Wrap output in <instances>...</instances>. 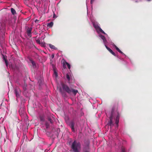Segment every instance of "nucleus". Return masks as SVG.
I'll use <instances>...</instances> for the list:
<instances>
[{
	"label": "nucleus",
	"instance_id": "0eeeda50",
	"mask_svg": "<svg viewBox=\"0 0 152 152\" xmlns=\"http://www.w3.org/2000/svg\"><path fill=\"white\" fill-rule=\"evenodd\" d=\"M39 119L41 122H44L46 118V117L44 114H41L39 116Z\"/></svg>",
	"mask_w": 152,
	"mask_h": 152
},
{
	"label": "nucleus",
	"instance_id": "4be33fe9",
	"mask_svg": "<svg viewBox=\"0 0 152 152\" xmlns=\"http://www.w3.org/2000/svg\"><path fill=\"white\" fill-rule=\"evenodd\" d=\"M45 42H41V43H40V45L42 46V47H45Z\"/></svg>",
	"mask_w": 152,
	"mask_h": 152
},
{
	"label": "nucleus",
	"instance_id": "dca6fc26",
	"mask_svg": "<svg viewBox=\"0 0 152 152\" xmlns=\"http://www.w3.org/2000/svg\"><path fill=\"white\" fill-rule=\"evenodd\" d=\"M50 122L51 124H53L54 122L53 118V117L51 118V117H48V122Z\"/></svg>",
	"mask_w": 152,
	"mask_h": 152
},
{
	"label": "nucleus",
	"instance_id": "423d86ee",
	"mask_svg": "<svg viewBox=\"0 0 152 152\" xmlns=\"http://www.w3.org/2000/svg\"><path fill=\"white\" fill-rule=\"evenodd\" d=\"M75 124L74 121H72L70 122L69 125V126L71 128L72 131L74 132H75V129L74 128Z\"/></svg>",
	"mask_w": 152,
	"mask_h": 152
},
{
	"label": "nucleus",
	"instance_id": "5701e85b",
	"mask_svg": "<svg viewBox=\"0 0 152 152\" xmlns=\"http://www.w3.org/2000/svg\"><path fill=\"white\" fill-rule=\"evenodd\" d=\"M66 77L68 81H69L70 80V78L69 75L67 74L66 75Z\"/></svg>",
	"mask_w": 152,
	"mask_h": 152
},
{
	"label": "nucleus",
	"instance_id": "39448f33",
	"mask_svg": "<svg viewBox=\"0 0 152 152\" xmlns=\"http://www.w3.org/2000/svg\"><path fill=\"white\" fill-rule=\"evenodd\" d=\"M26 30L27 35L31 37V31L32 29V27H29L27 26L26 27Z\"/></svg>",
	"mask_w": 152,
	"mask_h": 152
},
{
	"label": "nucleus",
	"instance_id": "7c9ffc66",
	"mask_svg": "<svg viewBox=\"0 0 152 152\" xmlns=\"http://www.w3.org/2000/svg\"><path fill=\"white\" fill-rule=\"evenodd\" d=\"M103 42H104V44H105L106 42H107V40H106V38H105L104 40H103Z\"/></svg>",
	"mask_w": 152,
	"mask_h": 152
},
{
	"label": "nucleus",
	"instance_id": "72a5a7b5",
	"mask_svg": "<svg viewBox=\"0 0 152 152\" xmlns=\"http://www.w3.org/2000/svg\"><path fill=\"white\" fill-rule=\"evenodd\" d=\"M94 1V0H91V3L92 4L93 2Z\"/></svg>",
	"mask_w": 152,
	"mask_h": 152
},
{
	"label": "nucleus",
	"instance_id": "6e6552de",
	"mask_svg": "<svg viewBox=\"0 0 152 152\" xmlns=\"http://www.w3.org/2000/svg\"><path fill=\"white\" fill-rule=\"evenodd\" d=\"M52 67L53 69V71H54V75H55V77H58V74L56 72V68L55 66L53 64H52Z\"/></svg>",
	"mask_w": 152,
	"mask_h": 152
},
{
	"label": "nucleus",
	"instance_id": "ddd939ff",
	"mask_svg": "<svg viewBox=\"0 0 152 152\" xmlns=\"http://www.w3.org/2000/svg\"><path fill=\"white\" fill-rule=\"evenodd\" d=\"M89 149V146H84V147L83 149V151L84 152H86L88 151Z\"/></svg>",
	"mask_w": 152,
	"mask_h": 152
},
{
	"label": "nucleus",
	"instance_id": "bb28decb",
	"mask_svg": "<svg viewBox=\"0 0 152 152\" xmlns=\"http://www.w3.org/2000/svg\"><path fill=\"white\" fill-rule=\"evenodd\" d=\"M100 37L103 40H104V39L105 38V37L103 35H101Z\"/></svg>",
	"mask_w": 152,
	"mask_h": 152
},
{
	"label": "nucleus",
	"instance_id": "412c9836",
	"mask_svg": "<svg viewBox=\"0 0 152 152\" xmlns=\"http://www.w3.org/2000/svg\"><path fill=\"white\" fill-rule=\"evenodd\" d=\"M121 152H126V149L124 147H122L121 149Z\"/></svg>",
	"mask_w": 152,
	"mask_h": 152
},
{
	"label": "nucleus",
	"instance_id": "9d476101",
	"mask_svg": "<svg viewBox=\"0 0 152 152\" xmlns=\"http://www.w3.org/2000/svg\"><path fill=\"white\" fill-rule=\"evenodd\" d=\"M119 117L120 115L119 113L118 112L117 115L116 116L115 119V124L117 125V126H118V124L119 122Z\"/></svg>",
	"mask_w": 152,
	"mask_h": 152
},
{
	"label": "nucleus",
	"instance_id": "cd10ccee",
	"mask_svg": "<svg viewBox=\"0 0 152 152\" xmlns=\"http://www.w3.org/2000/svg\"><path fill=\"white\" fill-rule=\"evenodd\" d=\"M60 91L62 95H63L64 94V93L63 91L61 88L60 89Z\"/></svg>",
	"mask_w": 152,
	"mask_h": 152
},
{
	"label": "nucleus",
	"instance_id": "c85d7f7f",
	"mask_svg": "<svg viewBox=\"0 0 152 152\" xmlns=\"http://www.w3.org/2000/svg\"><path fill=\"white\" fill-rule=\"evenodd\" d=\"M45 125L46 129L48 128V123L47 121H46L45 123Z\"/></svg>",
	"mask_w": 152,
	"mask_h": 152
},
{
	"label": "nucleus",
	"instance_id": "1a4fd4ad",
	"mask_svg": "<svg viewBox=\"0 0 152 152\" xmlns=\"http://www.w3.org/2000/svg\"><path fill=\"white\" fill-rule=\"evenodd\" d=\"M15 92L16 97H19L20 93V89L18 88H16L15 89Z\"/></svg>",
	"mask_w": 152,
	"mask_h": 152
},
{
	"label": "nucleus",
	"instance_id": "4468645a",
	"mask_svg": "<svg viewBox=\"0 0 152 152\" xmlns=\"http://www.w3.org/2000/svg\"><path fill=\"white\" fill-rule=\"evenodd\" d=\"M114 47L122 55H124V53H123L115 45H114Z\"/></svg>",
	"mask_w": 152,
	"mask_h": 152
},
{
	"label": "nucleus",
	"instance_id": "6ab92c4d",
	"mask_svg": "<svg viewBox=\"0 0 152 152\" xmlns=\"http://www.w3.org/2000/svg\"><path fill=\"white\" fill-rule=\"evenodd\" d=\"M89 143H90V142L89 141H87L85 142L84 145L89 146Z\"/></svg>",
	"mask_w": 152,
	"mask_h": 152
},
{
	"label": "nucleus",
	"instance_id": "f3484780",
	"mask_svg": "<svg viewBox=\"0 0 152 152\" xmlns=\"http://www.w3.org/2000/svg\"><path fill=\"white\" fill-rule=\"evenodd\" d=\"M49 45L50 47L52 49L56 50L57 49V48H56L54 46L51 45V44H49Z\"/></svg>",
	"mask_w": 152,
	"mask_h": 152
},
{
	"label": "nucleus",
	"instance_id": "f257e3e1",
	"mask_svg": "<svg viewBox=\"0 0 152 152\" xmlns=\"http://www.w3.org/2000/svg\"><path fill=\"white\" fill-rule=\"evenodd\" d=\"M62 89L64 91L67 93L68 94H73L75 95L78 92V91L77 90L74 89L71 87H69L67 85L62 84Z\"/></svg>",
	"mask_w": 152,
	"mask_h": 152
},
{
	"label": "nucleus",
	"instance_id": "f03ea898",
	"mask_svg": "<svg viewBox=\"0 0 152 152\" xmlns=\"http://www.w3.org/2000/svg\"><path fill=\"white\" fill-rule=\"evenodd\" d=\"M71 147L74 152H80L78 149L80 148L81 145L79 142L75 140L72 143Z\"/></svg>",
	"mask_w": 152,
	"mask_h": 152
},
{
	"label": "nucleus",
	"instance_id": "4c0bfd02",
	"mask_svg": "<svg viewBox=\"0 0 152 152\" xmlns=\"http://www.w3.org/2000/svg\"><path fill=\"white\" fill-rule=\"evenodd\" d=\"M44 130H45V132H46V130H45V129H44Z\"/></svg>",
	"mask_w": 152,
	"mask_h": 152
},
{
	"label": "nucleus",
	"instance_id": "a878e982",
	"mask_svg": "<svg viewBox=\"0 0 152 152\" xmlns=\"http://www.w3.org/2000/svg\"><path fill=\"white\" fill-rule=\"evenodd\" d=\"M4 62H5V63L6 64V66H8V61H7V59H5L4 60Z\"/></svg>",
	"mask_w": 152,
	"mask_h": 152
},
{
	"label": "nucleus",
	"instance_id": "a211bd4d",
	"mask_svg": "<svg viewBox=\"0 0 152 152\" xmlns=\"http://www.w3.org/2000/svg\"><path fill=\"white\" fill-rule=\"evenodd\" d=\"M11 11L13 15H14L16 13L15 10L13 8H11Z\"/></svg>",
	"mask_w": 152,
	"mask_h": 152
},
{
	"label": "nucleus",
	"instance_id": "393cba45",
	"mask_svg": "<svg viewBox=\"0 0 152 152\" xmlns=\"http://www.w3.org/2000/svg\"><path fill=\"white\" fill-rule=\"evenodd\" d=\"M52 63V64H53L54 65V62H53V59H50V64L52 66V63Z\"/></svg>",
	"mask_w": 152,
	"mask_h": 152
},
{
	"label": "nucleus",
	"instance_id": "e433bc0d",
	"mask_svg": "<svg viewBox=\"0 0 152 152\" xmlns=\"http://www.w3.org/2000/svg\"><path fill=\"white\" fill-rule=\"evenodd\" d=\"M45 152H47V150H45Z\"/></svg>",
	"mask_w": 152,
	"mask_h": 152
},
{
	"label": "nucleus",
	"instance_id": "2f4dec72",
	"mask_svg": "<svg viewBox=\"0 0 152 152\" xmlns=\"http://www.w3.org/2000/svg\"><path fill=\"white\" fill-rule=\"evenodd\" d=\"M38 83H39V85H40V84H41V83H42V81L40 80H39L38 81Z\"/></svg>",
	"mask_w": 152,
	"mask_h": 152
},
{
	"label": "nucleus",
	"instance_id": "20e7f679",
	"mask_svg": "<svg viewBox=\"0 0 152 152\" xmlns=\"http://www.w3.org/2000/svg\"><path fill=\"white\" fill-rule=\"evenodd\" d=\"M113 109L111 112V116L110 117V121L108 124V126H110V127H112L114 125L113 123Z\"/></svg>",
	"mask_w": 152,
	"mask_h": 152
},
{
	"label": "nucleus",
	"instance_id": "9b49d317",
	"mask_svg": "<svg viewBox=\"0 0 152 152\" xmlns=\"http://www.w3.org/2000/svg\"><path fill=\"white\" fill-rule=\"evenodd\" d=\"M63 67L64 68H66V64L69 69H70V65L66 61H64L63 62Z\"/></svg>",
	"mask_w": 152,
	"mask_h": 152
},
{
	"label": "nucleus",
	"instance_id": "c756f323",
	"mask_svg": "<svg viewBox=\"0 0 152 152\" xmlns=\"http://www.w3.org/2000/svg\"><path fill=\"white\" fill-rule=\"evenodd\" d=\"M2 56H3V59L4 60L5 59H7L6 58L5 56L4 55H3Z\"/></svg>",
	"mask_w": 152,
	"mask_h": 152
},
{
	"label": "nucleus",
	"instance_id": "aec40b11",
	"mask_svg": "<svg viewBox=\"0 0 152 152\" xmlns=\"http://www.w3.org/2000/svg\"><path fill=\"white\" fill-rule=\"evenodd\" d=\"M53 25V22H51L49 23H48V27H52Z\"/></svg>",
	"mask_w": 152,
	"mask_h": 152
},
{
	"label": "nucleus",
	"instance_id": "2eb2a0df",
	"mask_svg": "<svg viewBox=\"0 0 152 152\" xmlns=\"http://www.w3.org/2000/svg\"><path fill=\"white\" fill-rule=\"evenodd\" d=\"M30 61L32 64L33 67L34 68H36V66L35 62L32 60H30Z\"/></svg>",
	"mask_w": 152,
	"mask_h": 152
},
{
	"label": "nucleus",
	"instance_id": "c9c22d12",
	"mask_svg": "<svg viewBox=\"0 0 152 152\" xmlns=\"http://www.w3.org/2000/svg\"><path fill=\"white\" fill-rule=\"evenodd\" d=\"M56 17V15H55V14H54V15H53V18H55Z\"/></svg>",
	"mask_w": 152,
	"mask_h": 152
},
{
	"label": "nucleus",
	"instance_id": "473e14b6",
	"mask_svg": "<svg viewBox=\"0 0 152 152\" xmlns=\"http://www.w3.org/2000/svg\"><path fill=\"white\" fill-rule=\"evenodd\" d=\"M54 57V54H53L51 56V58H52V59H53Z\"/></svg>",
	"mask_w": 152,
	"mask_h": 152
},
{
	"label": "nucleus",
	"instance_id": "f8f14e48",
	"mask_svg": "<svg viewBox=\"0 0 152 152\" xmlns=\"http://www.w3.org/2000/svg\"><path fill=\"white\" fill-rule=\"evenodd\" d=\"M105 46L106 49L110 52V53L113 56H115L116 55L115 53L113 51V50L111 49L108 47L106 45H105Z\"/></svg>",
	"mask_w": 152,
	"mask_h": 152
},
{
	"label": "nucleus",
	"instance_id": "f704fd0d",
	"mask_svg": "<svg viewBox=\"0 0 152 152\" xmlns=\"http://www.w3.org/2000/svg\"><path fill=\"white\" fill-rule=\"evenodd\" d=\"M39 21V20H37L36 19V20H35V23H37V22H38Z\"/></svg>",
	"mask_w": 152,
	"mask_h": 152
},
{
	"label": "nucleus",
	"instance_id": "7ed1b4c3",
	"mask_svg": "<svg viewBox=\"0 0 152 152\" xmlns=\"http://www.w3.org/2000/svg\"><path fill=\"white\" fill-rule=\"evenodd\" d=\"M93 25L94 28L97 30H99L100 32L104 34H106L100 28L99 26V24L97 22H94L93 23Z\"/></svg>",
	"mask_w": 152,
	"mask_h": 152
},
{
	"label": "nucleus",
	"instance_id": "b1692460",
	"mask_svg": "<svg viewBox=\"0 0 152 152\" xmlns=\"http://www.w3.org/2000/svg\"><path fill=\"white\" fill-rule=\"evenodd\" d=\"M36 41L37 43V44H38L39 45H40V43H41V42L40 40L39 39H37L36 40Z\"/></svg>",
	"mask_w": 152,
	"mask_h": 152
}]
</instances>
